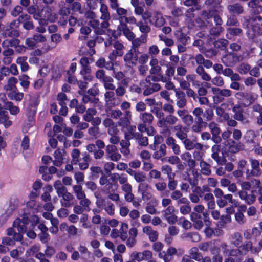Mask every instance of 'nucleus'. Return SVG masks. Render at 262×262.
I'll list each match as a JSON object with an SVG mask.
<instances>
[{"label": "nucleus", "mask_w": 262, "mask_h": 262, "mask_svg": "<svg viewBox=\"0 0 262 262\" xmlns=\"http://www.w3.org/2000/svg\"><path fill=\"white\" fill-rule=\"evenodd\" d=\"M106 112L107 117L115 120L119 119L117 122L119 126L125 128L130 124L132 114L130 111H125L122 112L119 109H110Z\"/></svg>", "instance_id": "f257e3e1"}, {"label": "nucleus", "mask_w": 262, "mask_h": 262, "mask_svg": "<svg viewBox=\"0 0 262 262\" xmlns=\"http://www.w3.org/2000/svg\"><path fill=\"white\" fill-rule=\"evenodd\" d=\"M27 11L29 14L33 15L34 18L36 20H38L43 16L41 14L42 12H45L43 17L47 18L51 21L54 22L58 18V16L56 14L51 13L52 9L49 7H45L42 10H40L38 9V6L36 5H32L28 7Z\"/></svg>", "instance_id": "f03ea898"}, {"label": "nucleus", "mask_w": 262, "mask_h": 262, "mask_svg": "<svg viewBox=\"0 0 262 262\" xmlns=\"http://www.w3.org/2000/svg\"><path fill=\"white\" fill-rule=\"evenodd\" d=\"M162 71L161 66L159 65L151 68L149 70L150 75L146 77L145 81L149 82L151 80L154 82L165 81V78L162 74Z\"/></svg>", "instance_id": "7ed1b4c3"}, {"label": "nucleus", "mask_w": 262, "mask_h": 262, "mask_svg": "<svg viewBox=\"0 0 262 262\" xmlns=\"http://www.w3.org/2000/svg\"><path fill=\"white\" fill-rule=\"evenodd\" d=\"M139 118L141 123L138 124V129L141 133L145 132L147 125L152 124L154 119V116L150 113L144 112L140 114Z\"/></svg>", "instance_id": "20e7f679"}, {"label": "nucleus", "mask_w": 262, "mask_h": 262, "mask_svg": "<svg viewBox=\"0 0 262 262\" xmlns=\"http://www.w3.org/2000/svg\"><path fill=\"white\" fill-rule=\"evenodd\" d=\"M211 91L214 96V101L220 103L224 100L225 97H229L232 95V91L227 89H220L216 87L211 88Z\"/></svg>", "instance_id": "39448f33"}, {"label": "nucleus", "mask_w": 262, "mask_h": 262, "mask_svg": "<svg viewBox=\"0 0 262 262\" xmlns=\"http://www.w3.org/2000/svg\"><path fill=\"white\" fill-rule=\"evenodd\" d=\"M235 97L248 104H251L257 99V95L251 92L239 91L235 93Z\"/></svg>", "instance_id": "423d86ee"}, {"label": "nucleus", "mask_w": 262, "mask_h": 262, "mask_svg": "<svg viewBox=\"0 0 262 262\" xmlns=\"http://www.w3.org/2000/svg\"><path fill=\"white\" fill-rule=\"evenodd\" d=\"M208 127L212 135L211 140L214 143H220L222 141L220 135L221 132L219 125L214 121H211L208 123Z\"/></svg>", "instance_id": "0eeeda50"}, {"label": "nucleus", "mask_w": 262, "mask_h": 262, "mask_svg": "<svg viewBox=\"0 0 262 262\" xmlns=\"http://www.w3.org/2000/svg\"><path fill=\"white\" fill-rule=\"evenodd\" d=\"M138 59V52L134 49H130L123 57V60L125 64L129 68L135 67L137 65Z\"/></svg>", "instance_id": "6e6552de"}, {"label": "nucleus", "mask_w": 262, "mask_h": 262, "mask_svg": "<svg viewBox=\"0 0 262 262\" xmlns=\"http://www.w3.org/2000/svg\"><path fill=\"white\" fill-rule=\"evenodd\" d=\"M178 121L179 118L177 116L169 114L164 118L159 119L157 122V125L160 128H166L168 125H175Z\"/></svg>", "instance_id": "1a4fd4ad"}, {"label": "nucleus", "mask_w": 262, "mask_h": 262, "mask_svg": "<svg viewBox=\"0 0 262 262\" xmlns=\"http://www.w3.org/2000/svg\"><path fill=\"white\" fill-rule=\"evenodd\" d=\"M193 156L196 160L200 161V172L203 175L210 176L211 173L210 165L206 161H204L202 158V155L199 151H194Z\"/></svg>", "instance_id": "9d476101"}, {"label": "nucleus", "mask_w": 262, "mask_h": 262, "mask_svg": "<svg viewBox=\"0 0 262 262\" xmlns=\"http://www.w3.org/2000/svg\"><path fill=\"white\" fill-rule=\"evenodd\" d=\"M176 209L172 206H169L162 212L163 217L169 224H175L178 220V217L175 214Z\"/></svg>", "instance_id": "9b49d317"}, {"label": "nucleus", "mask_w": 262, "mask_h": 262, "mask_svg": "<svg viewBox=\"0 0 262 262\" xmlns=\"http://www.w3.org/2000/svg\"><path fill=\"white\" fill-rule=\"evenodd\" d=\"M58 195L62 198L60 200V202L62 207L69 208L73 205V201L74 199V196L71 193L68 192L67 190L61 192Z\"/></svg>", "instance_id": "f8f14e48"}, {"label": "nucleus", "mask_w": 262, "mask_h": 262, "mask_svg": "<svg viewBox=\"0 0 262 262\" xmlns=\"http://www.w3.org/2000/svg\"><path fill=\"white\" fill-rule=\"evenodd\" d=\"M113 45L115 50L109 54L108 58L111 60H115L117 56L121 57L123 55L125 47L119 41H115Z\"/></svg>", "instance_id": "ddd939ff"}, {"label": "nucleus", "mask_w": 262, "mask_h": 262, "mask_svg": "<svg viewBox=\"0 0 262 262\" xmlns=\"http://www.w3.org/2000/svg\"><path fill=\"white\" fill-rule=\"evenodd\" d=\"M181 141L185 149L187 151H191L194 149L202 151L203 150L204 147H206L201 143L194 142L193 141L188 138V137Z\"/></svg>", "instance_id": "4468645a"}, {"label": "nucleus", "mask_w": 262, "mask_h": 262, "mask_svg": "<svg viewBox=\"0 0 262 262\" xmlns=\"http://www.w3.org/2000/svg\"><path fill=\"white\" fill-rule=\"evenodd\" d=\"M176 104L179 108H184L187 104L185 93L179 89L174 90Z\"/></svg>", "instance_id": "2eb2a0df"}, {"label": "nucleus", "mask_w": 262, "mask_h": 262, "mask_svg": "<svg viewBox=\"0 0 262 262\" xmlns=\"http://www.w3.org/2000/svg\"><path fill=\"white\" fill-rule=\"evenodd\" d=\"M228 201L232 205L237 206V202L233 199V195L228 193L225 194L223 196L217 199L216 203L220 208H223L227 205Z\"/></svg>", "instance_id": "dca6fc26"}, {"label": "nucleus", "mask_w": 262, "mask_h": 262, "mask_svg": "<svg viewBox=\"0 0 262 262\" xmlns=\"http://www.w3.org/2000/svg\"><path fill=\"white\" fill-rule=\"evenodd\" d=\"M221 146L219 143H215L211 148V158L214 159L218 165H223L225 164L226 160H223L220 156Z\"/></svg>", "instance_id": "f3484780"}, {"label": "nucleus", "mask_w": 262, "mask_h": 262, "mask_svg": "<svg viewBox=\"0 0 262 262\" xmlns=\"http://www.w3.org/2000/svg\"><path fill=\"white\" fill-rule=\"evenodd\" d=\"M178 254V250L174 247L168 248L166 252H160L158 256L160 258L163 259L165 262H169L172 260L173 256Z\"/></svg>", "instance_id": "a211bd4d"}, {"label": "nucleus", "mask_w": 262, "mask_h": 262, "mask_svg": "<svg viewBox=\"0 0 262 262\" xmlns=\"http://www.w3.org/2000/svg\"><path fill=\"white\" fill-rule=\"evenodd\" d=\"M151 24L157 28L161 27L165 24V19L163 17L161 13L159 11H156L154 13L151 19L149 20Z\"/></svg>", "instance_id": "6ab92c4d"}, {"label": "nucleus", "mask_w": 262, "mask_h": 262, "mask_svg": "<svg viewBox=\"0 0 262 262\" xmlns=\"http://www.w3.org/2000/svg\"><path fill=\"white\" fill-rule=\"evenodd\" d=\"M238 194L239 198L248 205L252 204L255 201L256 195L254 193L253 190L251 191L250 194H248L247 191L241 190L238 191Z\"/></svg>", "instance_id": "aec40b11"}, {"label": "nucleus", "mask_w": 262, "mask_h": 262, "mask_svg": "<svg viewBox=\"0 0 262 262\" xmlns=\"http://www.w3.org/2000/svg\"><path fill=\"white\" fill-rule=\"evenodd\" d=\"M166 145H167L176 155H179L181 153V147L177 143V140L172 136H168L165 140Z\"/></svg>", "instance_id": "412c9836"}, {"label": "nucleus", "mask_w": 262, "mask_h": 262, "mask_svg": "<svg viewBox=\"0 0 262 262\" xmlns=\"http://www.w3.org/2000/svg\"><path fill=\"white\" fill-rule=\"evenodd\" d=\"M232 112L234 113L233 117L234 119L244 123L249 122V121L246 120L244 117V110L240 104H235V106H234L233 108Z\"/></svg>", "instance_id": "4be33fe9"}, {"label": "nucleus", "mask_w": 262, "mask_h": 262, "mask_svg": "<svg viewBox=\"0 0 262 262\" xmlns=\"http://www.w3.org/2000/svg\"><path fill=\"white\" fill-rule=\"evenodd\" d=\"M172 129L176 133V137L181 141L188 137L187 128L181 124L173 126Z\"/></svg>", "instance_id": "5701e85b"}, {"label": "nucleus", "mask_w": 262, "mask_h": 262, "mask_svg": "<svg viewBox=\"0 0 262 262\" xmlns=\"http://www.w3.org/2000/svg\"><path fill=\"white\" fill-rule=\"evenodd\" d=\"M249 23L254 31L259 32L261 30L262 33V17L258 14L252 17L249 20Z\"/></svg>", "instance_id": "b1692460"}, {"label": "nucleus", "mask_w": 262, "mask_h": 262, "mask_svg": "<svg viewBox=\"0 0 262 262\" xmlns=\"http://www.w3.org/2000/svg\"><path fill=\"white\" fill-rule=\"evenodd\" d=\"M28 224V219L24 217L23 220L20 219H16L13 224V226L17 229L18 233L21 234L26 231V225Z\"/></svg>", "instance_id": "393cba45"}, {"label": "nucleus", "mask_w": 262, "mask_h": 262, "mask_svg": "<svg viewBox=\"0 0 262 262\" xmlns=\"http://www.w3.org/2000/svg\"><path fill=\"white\" fill-rule=\"evenodd\" d=\"M118 36H120L121 32H122L123 35L129 40H133L135 38V34L129 29L127 25L122 24L118 26Z\"/></svg>", "instance_id": "a878e982"}, {"label": "nucleus", "mask_w": 262, "mask_h": 262, "mask_svg": "<svg viewBox=\"0 0 262 262\" xmlns=\"http://www.w3.org/2000/svg\"><path fill=\"white\" fill-rule=\"evenodd\" d=\"M170 197L171 199L177 202L178 205L189 203L188 200L185 197H183V193L179 190H173L170 194Z\"/></svg>", "instance_id": "bb28decb"}, {"label": "nucleus", "mask_w": 262, "mask_h": 262, "mask_svg": "<svg viewBox=\"0 0 262 262\" xmlns=\"http://www.w3.org/2000/svg\"><path fill=\"white\" fill-rule=\"evenodd\" d=\"M115 92L113 90L107 91L104 94V100L105 102L107 105H108L112 107H115L117 106L119 103H116L115 100L116 98Z\"/></svg>", "instance_id": "cd10ccee"}, {"label": "nucleus", "mask_w": 262, "mask_h": 262, "mask_svg": "<svg viewBox=\"0 0 262 262\" xmlns=\"http://www.w3.org/2000/svg\"><path fill=\"white\" fill-rule=\"evenodd\" d=\"M143 232L148 236L149 240L155 242L158 238V232L153 229L150 226H146L143 228Z\"/></svg>", "instance_id": "c85d7f7f"}, {"label": "nucleus", "mask_w": 262, "mask_h": 262, "mask_svg": "<svg viewBox=\"0 0 262 262\" xmlns=\"http://www.w3.org/2000/svg\"><path fill=\"white\" fill-rule=\"evenodd\" d=\"M149 85L146 86L144 91H143V95L147 96L152 94L154 92L159 91L161 87L159 83H152L151 81L149 82H147Z\"/></svg>", "instance_id": "c756f323"}, {"label": "nucleus", "mask_w": 262, "mask_h": 262, "mask_svg": "<svg viewBox=\"0 0 262 262\" xmlns=\"http://www.w3.org/2000/svg\"><path fill=\"white\" fill-rule=\"evenodd\" d=\"M128 85V81L123 80L122 83H118L117 88L115 87V92L116 96L118 98L123 97L126 93V88Z\"/></svg>", "instance_id": "7c9ffc66"}, {"label": "nucleus", "mask_w": 262, "mask_h": 262, "mask_svg": "<svg viewBox=\"0 0 262 262\" xmlns=\"http://www.w3.org/2000/svg\"><path fill=\"white\" fill-rule=\"evenodd\" d=\"M229 151L231 153H237L244 149V145L241 143L236 142L233 140H230L228 143Z\"/></svg>", "instance_id": "2f4dec72"}, {"label": "nucleus", "mask_w": 262, "mask_h": 262, "mask_svg": "<svg viewBox=\"0 0 262 262\" xmlns=\"http://www.w3.org/2000/svg\"><path fill=\"white\" fill-rule=\"evenodd\" d=\"M66 154V151L63 149H57L54 154L55 160L53 161V164L56 166H60L63 163V156Z\"/></svg>", "instance_id": "473e14b6"}, {"label": "nucleus", "mask_w": 262, "mask_h": 262, "mask_svg": "<svg viewBox=\"0 0 262 262\" xmlns=\"http://www.w3.org/2000/svg\"><path fill=\"white\" fill-rule=\"evenodd\" d=\"M221 60L222 63L228 67H232L235 64L234 53H230L224 55Z\"/></svg>", "instance_id": "72a5a7b5"}, {"label": "nucleus", "mask_w": 262, "mask_h": 262, "mask_svg": "<svg viewBox=\"0 0 262 262\" xmlns=\"http://www.w3.org/2000/svg\"><path fill=\"white\" fill-rule=\"evenodd\" d=\"M226 109L222 104L215 107V113L219 117L221 122L228 120L230 118L229 114L225 112Z\"/></svg>", "instance_id": "f704fd0d"}, {"label": "nucleus", "mask_w": 262, "mask_h": 262, "mask_svg": "<svg viewBox=\"0 0 262 262\" xmlns=\"http://www.w3.org/2000/svg\"><path fill=\"white\" fill-rule=\"evenodd\" d=\"M201 215L197 213L192 212L190 214L191 220L193 222V227L196 230H200L203 226V222L200 220Z\"/></svg>", "instance_id": "c9c22d12"}, {"label": "nucleus", "mask_w": 262, "mask_h": 262, "mask_svg": "<svg viewBox=\"0 0 262 262\" xmlns=\"http://www.w3.org/2000/svg\"><path fill=\"white\" fill-rule=\"evenodd\" d=\"M88 24L94 29L95 33L97 35H102L105 33V30L100 28V23L97 19L90 20Z\"/></svg>", "instance_id": "e433bc0d"}, {"label": "nucleus", "mask_w": 262, "mask_h": 262, "mask_svg": "<svg viewBox=\"0 0 262 262\" xmlns=\"http://www.w3.org/2000/svg\"><path fill=\"white\" fill-rule=\"evenodd\" d=\"M196 73L201 77L202 80L210 81L211 77L205 70L203 66H198L195 70Z\"/></svg>", "instance_id": "4c0bfd02"}, {"label": "nucleus", "mask_w": 262, "mask_h": 262, "mask_svg": "<svg viewBox=\"0 0 262 262\" xmlns=\"http://www.w3.org/2000/svg\"><path fill=\"white\" fill-rule=\"evenodd\" d=\"M247 5L255 13L259 14V11L262 9V0H250Z\"/></svg>", "instance_id": "58836bf2"}, {"label": "nucleus", "mask_w": 262, "mask_h": 262, "mask_svg": "<svg viewBox=\"0 0 262 262\" xmlns=\"http://www.w3.org/2000/svg\"><path fill=\"white\" fill-rule=\"evenodd\" d=\"M130 139H125L122 140L120 142V145L121 146L120 152L124 155L127 156L130 154V149L129 147L130 145Z\"/></svg>", "instance_id": "ea45409f"}, {"label": "nucleus", "mask_w": 262, "mask_h": 262, "mask_svg": "<svg viewBox=\"0 0 262 262\" xmlns=\"http://www.w3.org/2000/svg\"><path fill=\"white\" fill-rule=\"evenodd\" d=\"M136 126L135 125H130L128 127V132L125 133V138L132 139L133 138H137L139 137L140 133L136 132Z\"/></svg>", "instance_id": "a19ab883"}, {"label": "nucleus", "mask_w": 262, "mask_h": 262, "mask_svg": "<svg viewBox=\"0 0 262 262\" xmlns=\"http://www.w3.org/2000/svg\"><path fill=\"white\" fill-rule=\"evenodd\" d=\"M2 36L4 38L12 37L16 38L19 36L18 30L7 27L2 33Z\"/></svg>", "instance_id": "79ce46f5"}, {"label": "nucleus", "mask_w": 262, "mask_h": 262, "mask_svg": "<svg viewBox=\"0 0 262 262\" xmlns=\"http://www.w3.org/2000/svg\"><path fill=\"white\" fill-rule=\"evenodd\" d=\"M91 161V157L90 155L86 152L83 154L82 159V162H79V168L81 170H85L89 167V163Z\"/></svg>", "instance_id": "37998d69"}, {"label": "nucleus", "mask_w": 262, "mask_h": 262, "mask_svg": "<svg viewBox=\"0 0 262 262\" xmlns=\"http://www.w3.org/2000/svg\"><path fill=\"white\" fill-rule=\"evenodd\" d=\"M27 57L26 56L19 57L17 58L16 62L20 66L22 72L27 71L29 69V66L27 62Z\"/></svg>", "instance_id": "c03bdc74"}, {"label": "nucleus", "mask_w": 262, "mask_h": 262, "mask_svg": "<svg viewBox=\"0 0 262 262\" xmlns=\"http://www.w3.org/2000/svg\"><path fill=\"white\" fill-rule=\"evenodd\" d=\"M132 41V46L130 49H134L138 52V48L142 43L146 42V36L141 35L140 38H134Z\"/></svg>", "instance_id": "a18cd8bd"}, {"label": "nucleus", "mask_w": 262, "mask_h": 262, "mask_svg": "<svg viewBox=\"0 0 262 262\" xmlns=\"http://www.w3.org/2000/svg\"><path fill=\"white\" fill-rule=\"evenodd\" d=\"M231 243L236 247H241L242 244L243 238L242 235L238 232H234L231 235Z\"/></svg>", "instance_id": "49530a36"}, {"label": "nucleus", "mask_w": 262, "mask_h": 262, "mask_svg": "<svg viewBox=\"0 0 262 262\" xmlns=\"http://www.w3.org/2000/svg\"><path fill=\"white\" fill-rule=\"evenodd\" d=\"M18 43H20V40L17 38L5 39L2 43V47L3 48H7L11 47H15L17 45Z\"/></svg>", "instance_id": "de8ad7c7"}, {"label": "nucleus", "mask_w": 262, "mask_h": 262, "mask_svg": "<svg viewBox=\"0 0 262 262\" xmlns=\"http://www.w3.org/2000/svg\"><path fill=\"white\" fill-rule=\"evenodd\" d=\"M182 238H188L191 242L194 243L199 242L201 240V237L200 235L196 232H188L184 234L182 236Z\"/></svg>", "instance_id": "09e8293b"}, {"label": "nucleus", "mask_w": 262, "mask_h": 262, "mask_svg": "<svg viewBox=\"0 0 262 262\" xmlns=\"http://www.w3.org/2000/svg\"><path fill=\"white\" fill-rule=\"evenodd\" d=\"M71 163L72 164L76 165L77 164L80 159V151L79 149L74 148L71 152Z\"/></svg>", "instance_id": "8fccbe9b"}, {"label": "nucleus", "mask_w": 262, "mask_h": 262, "mask_svg": "<svg viewBox=\"0 0 262 262\" xmlns=\"http://www.w3.org/2000/svg\"><path fill=\"white\" fill-rule=\"evenodd\" d=\"M231 13L239 14L244 12L243 7L238 4L230 5L227 8Z\"/></svg>", "instance_id": "3c124183"}, {"label": "nucleus", "mask_w": 262, "mask_h": 262, "mask_svg": "<svg viewBox=\"0 0 262 262\" xmlns=\"http://www.w3.org/2000/svg\"><path fill=\"white\" fill-rule=\"evenodd\" d=\"M72 188L73 192L78 200L79 199H82L85 195H86L84 191L83 190L81 185H75L73 186Z\"/></svg>", "instance_id": "603ef678"}, {"label": "nucleus", "mask_w": 262, "mask_h": 262, "mask_svg": "<svg viewBox=\"0 0 262 262\" xmlns=\"http://www.w3.org/2000/svg\"><path fill=\"white\" fill-rule=\"evenodd\" d=\"M17 79L11 77L8 79L7 83L4 85V89L6 91H11L16 88V84L17 83Z\"/></svg>", "instance_id": "864d4df0"}, {"label": "nucleus", "mask_w": 262, "mask_h": 262, "mask_svg": "<svg viewBox=\"0 0 262 262\" xmlns=\"http://www.w3.org/2000/svg\"><path fill=\"white\" fill-rule=\"evenodd\" d=\"M100 11L101 13L100 16L101 19L110 20V14L108 12V7L107 5L104 4H101Z\"/></svg>", "instance_id": "5fc2aeb1"}, {"label": "nucleus", "mask_w": 262, "mask_h": 262, "mask_svg": "<svg viewBox=\"0 0 262 262\" xmlns=\"http://www.w3.org/2000/svg\"><path fill=\"white\" fill-rule=\"evenodd\" d=\"M7 234L10 236H12L14 239L16 241H20L23 239L22 234L20 233H17L16 229L13 226L8 229Z\"/></svg>", "instance_id": "6e6d98bb"}, {"label": "nucleus", "mask_w": 262, "mask_h": 262, "mask_svg": "<svg viewBox=\"0 0 262 262\" xmlns=\"http://www.w3.org/2000/svg\"><path fill=\"white\" fill-rule=\"evenodd\" d=\"M118 20L119 22V25H122V24L127 25V23H129L130 24H136L137 25V23H138L136 18L134 16H123L122 17H119Z\"/></svg>", "instance_id": "4d7b16f0"}, {"label": "nucleus", "mask_w": 262, "mask_h": 262, "mask_svg": "<svg viewBox=\"0 0 262 262\" xmlns=\"http://www.w3.org/2000/svg\"><path fill=\"white\" fill-rule=\"evenodd\" d=\"M205 122L204 121L195 120L191 127L192 132L198 134L201 133L203 127V124Z\"/></svg>", "instance_id": "13d9d810"}, {"label": "nucleus", "mask_w": 262, "mask_h": 262, "mask_svg": "<svg viewBox=\"0 0 262 262\" xmlns=\"http://www.w3.org/2000/svg\"><path fill=\"white\" fill-rule=\"evenodd\" d=\"M5 108L9 110L11 114L15 115L19 113V108L17 106L13 105L12 102H7L5 103Z\"/></svg>", "instance_id": "bf43d9fd"}, {"label": "nucleus", "mask_w": 262, "mask_h": 262, "mask_svg": "<svg viewBox=\"0 0 262 262\" xmlns=\"http://www.w3.org/2000/svg\"><path fill=\"white\" fill-rule=\"evenodd\" d=\"M97 113V111L94 108H89L86 111V113L83 116V119L86 122H90Z\"/></svg>", "instance_id": "052dcab7"}, {"label": "nucleus", "mask_w": 262, "mask_h": 262, "mask_svg": "<svg viewBox=\"0 0 262 262\" xmlns=\"http://www.w3.org/2000/svg\"><path fill=\"white\" fill-rule=\"evenodd\" d=\"M251 66L247 63H242L239 65L237 71L242 75H245L249 73Z\"/></svg>", "instance_id": "680f3d73"}, {"label": "nucleus", "mask_w": 262, "mask_h": 262, "mask_svg": "<svg viewBox=\"0 0 262 262\" xmlns=\"http://www.w3.org/2000/svg\"><path fill=\"white\" fill-rule=\"evenodd\" d=\"M189 254L190 257L196 261L202 255V254L199 251V248L196 247H193L191 248L189 250Z\"/></svg>", "instance_id": "e2e57ef3"}, {"label": "nucleus", "mask_w": 262, "mask_h": 262, "mask_svg": "<svg viewBox=\"0 0 262 262\" xmlns=\"http://www.w3.org/2000/svg\"><path fill=\"white\" fill-rule=\"evenodd\" d=\"M103 208L108 215L111 216L114 215L115 206L111 202L107 201Z\"/></svg>", "instance_id": "0e129e2a"}, {"label": "nucleus", "mask_w": 262, "mask_h": 262, "mask_svg": "<svg viewBox=\"0 0 262 262\" xmlns=\"http://www.w3.org/2000/svg\"><path fill=\"white\" fill-rule=\"evenodd\" d=\"M137 26L139 27L140 31L145 34H147L150 32V27L146 23L142 21H139L137 23Z\"/></svg>", "instance_id": "69168bd1"}, {"label": "nucleus", "mask_w": 262, "mask_h": 262, "mask_svg": "<svg viewBox=\"0 0 262 262\" xmlns=\"http://www.w3.org/2000/svg\"><path fill=\"white\" fill-rule=\"evenodd\" d=\"M79 204L84 209L85 211L90 210V205L91 204V201L84 196L82 199H79Z\"/></svg>", "instance_id": "338daca9"}, {"label": "nucleus", "mask_w": 262, "mask_h": 262, "mask_svg": "<svg viewBox=\"0 0 262 262\" xmlns=\"http://www.w3.org/2000/svg\"><path fill=\"white\" fill-rule=\"evenodd\" d=\"M29 79V77L26 74H23L19 77L20 85L25 90L28 89L30 84Z\"/></svg>", "instance_id": "774afa93"}]
</instances>
